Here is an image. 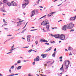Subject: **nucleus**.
<instances>
[{"label": "nucleus", "instance_id": "nucleus-1", "mask_svg": "<svg viewBox=\"0 0 76 76\" xmlns=\"http://www.w3.org/2000/svg\"><path fill=\"white\" fill-rule=\"evenodd\" d=\"M60 37H61L60 38V39L63 40V41L65 39V36L63 34H61L60 36L59 34H55L54 37H55V38H60Z\"/></svg>", "mask_w": 76, "mask_h": 76}, {"label": "nucleus", "instance_id": "nucleus-2", "mask_svg": "<svg viewBox=\"0 0 76 76\" xmlns=\"http://www.w3.org/2000/svg\"><path fill=\"white\" fill-rule=\"evenodd\" d=\"M70 64V61L68 60H66L64 61V65L65 66H66V70H67V69L68 67H69V64Z\"/></svg>", "mask_w": 76, "mask_h": 76}, {"label": "nucleus", "instance_id": "nucleus-3", "mask_svg": "<svg viewBox=\"0 0 76 76\" xmlns=\"http://www.w3.org/2000/svg\"><path fill=\"white\" fill-rule=\"evenodd\" d=\"M29 0H25L24 1L25 2H27V3H25L24 4H22V9H25L26 6L28 5L29 4Z\"/></svg>", "mask_w": 76, "mask_h": 76}, {"label": "nucleus", "instance_id": "nucleus-4", "mask_svg": "<svg viewBox=\"0 0 76 76\" xmlns=\"http://www.w3.org/2000/svg\"><path fill=\"white\" fill-rule=\"evenodd\" d=\"M62 30L64 31H66L67 29V26L66 25H64V26H63L62 28Z\"/></svg>", "mask_w": 76, "mask_h": 76}, {"label": "nucleus", "instance_id": "nucleus-5", "mask_svg": "<svg viewBox=\"0 0 76 76\" xmlns=\"http://www.w3.org/2000/svg\"><path fill=\"white\" fill-rule=\"evenodd\" d=\"M50 28V25H47L46 26V28L47 29L48 31H50V29L49 28Z\"/></svg>", "mask_w": 76, "mask_h": 76}, {"label": "nucleus", "instance_id": "nucleus-6", "mask_svg": "<svg viewBox=\"0 0 76 76\" xmlns=\"http://www.w3.org/2000/svg\"><path fill=\"white\" fill-rule=\"evenodd\" d=\"M35 14V11L33 10L31 11V18H32V16H34V15Z\"/></svg>", "mask_w": 76, "mask_h": 76}, {"label": "nucleus", "instance_id": "nucleus-7", "mask_svg": "<svg viewBox=\"0 0 76 76\" xmlns=\"http://www.w3.org/2000/svg\"><path fill=\"white\" fill-rule=\"evenodd\" d=\"M39 60V56H37L35 59H34V61H38Z\"/></svg>", "mask_w": 76, "mask_h": 76}, {"label": "nucleus", "instance_id": "nucleus-8", "mask_svg": "<svg viewBox=\"0 0 76 76\" xmlns=\"http://www.w3.org/2000/svg\"><path fill=\"white\" fill-rule=\"evenodd\" d=\"M73 26H74V24H73L70 23V29H72V28H73Z\"/></svg>", "mask_w": 76, "mask_h": 76}, {"label": "nucleus", "instance_id": "nucleus-9", "mask_svg": "<svg viewBox=\"0 0 76 76\" xmlns=\"http://www.w3.org/2000/svg\"><path fill=\"white\" fill-rule=\"evenodd\" d=\"M76 19V15L75 16L73 17H71L70 18V20H75V19Z\"/></svg>", "mask_w": 76, "mask_h": 76}, {"label": "nucleus", "instance_id": "nucleus-10", "mask_svg": "<svg viewBox=\"0 0 76 76\" xmlns=\"http://www.w3.org/2000/svg\"><path fill=\"white\" fill-rule=\"evenodd\" d=\"M24 21V20H23L22 21H20L19 22H17L18 24L17 25V26H19V25H20L22 23H21V22H22Z\"/></svg>", "mask_w": 76, "mask_h": 76}, {"label": "nucleus", "instance_id": "nucleus-11", "mask_svg": "<svg viewBox=\"0 0 76 76\" xmlns=\"http://www.w3.org/2000/svg\"><path fill=\"white\" fill-rule=\"evenodd\" d=\"M41 56L43 58H45V57H46V56H47V54H42L41 55Z\"/></svg>", "mask_w": 76, "mask_h": 76}, {"label": "nucleus", "instance_id": "nucleus-12", "mask_svg": "<svg viewBox=\"0 0 76 76\" xmlns=\"http://www.w3.org/2000/svg\"><path fill=\"white\" fill-rule=\"evenodd\" d=\"M44 40L42 39H41L40 40L39 42H48V41L45 40V39H43Z\"/></svg>", "mask_w": 76, "mask_h": 76}, {"label": "nucleus", "instance_id": "nucleus-13", "mask_svg": "<svg viewBox=\"0 0 76 76\" xmlns=\"http://www.w3.org/2000/svg\"><path fill=\"white\" fill-rule=\"evenodd\" d=\"M45 24L46 25H47V24H49L50 23H48V21L47 20H45Z\"/></svg>", "mask_w": 76, "mask_h": 76}, {"label": "nucleus", "instance_id": "nucleus-14", "mask_svg": "<svg viewBox=\"0 0 76 76\" xmlns=\"http://www.w3.org/2000/svg\"><path fill=\"white\" fill-rule=\"evenodd\" d=\"M66 26L67 29H70V23L68 24Z\"/></svg>", "mask_w": 76, "mask_h": 76}, {"label": "nucleus", "instance_id": "nucleus-15", "mask_svg": "<svg viewBox=\"0 0 76 76\" xmlns=\"http://www.w3.org/2000/svg\"><path fill=\"white\" fill-rule=\"evenodd\" d=\"M1 12H7L6 11L4 10V7H3L1 8Z\"/></svg>", "mask_w": 76, "mask_h": 76}, {"label": "nucleus", "instance_id": "nucleus-16", "mask_svg": "<svg viewBox=\"0 0 76 76\" xmlns=\"http://www.w3.org/2000/svg\"><path fill=\"white\" fill-rule=\"evenodd\" d=\"M17 4L16 2H14L12 3V6H17Z\"/></svg>", "mask_w": 76, "mask_h": 76}, {"label": "nucleus", "instance_id": "nucleus-17", "mask_svg": "<svg viewBox=\"0 0 76 76\" xmlns=\"http://www.w3.org/2000/svg\"><path fill=\"white\" fill-rule=\"evenodd\" d=\"M7 5H8L9 6H10L12 5V4L10 2H7Z\"/></svg>", "mask_w": 76, "mask_h": 76}, {"label": "nucleus", "instance_id": "nucleus-18", "mask_svg": "<svg viewBox=\"0 0 76 76\" xmlns=\"http://www.w3.org/2000/svg\"><path fill=\"white\" fill-rule=\"evenodd\" d=\"M21 68H22V66H19L17 68V70H19V69H21Z\"/></svg>", "mask_w": 76, "mask_h": 76}, {"label": "nucleus", "instance_id": "nucleus-19", "mask_svg": "<svg viewBox=\"0 0 76 76\" xmlns=\"http://www.w3.org/2000/svg\"><path fill=\"white\" fill-rule=\"evenodd\" d=\"M73 48H71L70 47H69V48H68V50L69 51H70L71 50H73Z\"/></svg>", "mask_w": 76, "mask_h": 76}, {"label": "nucleus", "instance_id": "nucleus-20", "mask_svg": "<svg viewBox=\"0 0 76 76\" xmlns=\"http://www.w3.org/2000/svg\"><path fill=\"white\" fill-rule=\"evenodd\" d=\"M56 52H54V53L52 55L53 57H55V54H56Z\"/></svg>", "mask_w": 76, "mask_h": 76}, {"label": "nucleus", "instance_id": "nucleus-21", "mask_svg": "<svg viewBox=\"0 0 76 76\" xmlns=\"http://www.w3.org/2000/svg\"><path fill=\"white\" fill-rule=\"evenodd\" d=\"M31 35L27 36L28 38H29V39H30V38H31Z\"/></svg>", "mask_w": 76, "mask_h": 76}, {"label": "nucleus", "instance_id": "nucleus-22", "mask_svg": "<svg viewBox=\"0 0 76 76\" xmlns=\"http://www.w3.org/2000/svg\"><path fill=\"white\" fill-rule=\"evenodd\" d=\"M8 1L7 0H3V2L4 3H6V2H7Z\"/></svg>", "mask_w": 76, "mask_h": 76}, {"label": "nucleus", "instance_id": "nucleus-23", "mask_svg": "<svg viewBox=\"0 0 76 76\" xmlns=\"http://www.w3.org/2000/svg\"><path fill=\"white\" fill-rule=\"evenodd\" d=\"M21 63V61H20V60H18L17 62V64H19V63Z\"/></svg>", "mask_w": 76, "mask_h": 76}, {"label": "nucleus", "instance_id": "nucleus-24", "mask_svg": "<svg viewBox=\"0 0 76 76\" xmlns=\"http://www.w3.org/2000/svg\"><path fill=\"white\" fill-rule=\"evenodd\" d=\"M63 65L62 64V67L60 69V70H62V69H63Z\"/></svg>", "mask_w": 76, "mask_h": 76}, {"label": "nucleus", "instance_id": "nucleus-25", "mask_svg": "<svg viewBox=\"0 0 76 76\" xmlns=\"http://www.w3.org/2000/svg\"><path fill=\"white\" fill-rule=\"evenodd\" d=\"M35 12L37 13V14H38V10H35Z\"/></svg>", "mask_w": 76, "mask_h": 76}, {"label": "nucleus", "instance_id": "nucleus-26", "mask_svg": "<svg viewBox=\"0 0 76 76\" xmlns=\"http://www.w3.org/2000/svg\"><path fill=\"white\" fill-rule=\"evenodd\" d=\"M52 15V14L51 13H50L49 14H48V16H49V17H50V16H51Z\"/></svg>", "mask_w": 76, "mask_h": 76}, {"label": "nucleus", "instance_id": "nucleus-27", "mask_svg": "<svg viewBox=\"0 0 76 76\" xmlns=\"http://www.w3.org/2000/svg\"><path fill=\"white\" fill-rule=\"evenodd\" d=\"M50 42H51V43L52 44H53V43H54H54H55V42H54V41H53V40H51Z\"/></svg>", "mask_w": 76, "mask_h": 76}, {"label": "nucleus", "instance_id": "nucleus-28", "mask_svg": "<svg viewBox=\"0 0 76 76\" xmlns=\"http://www.w3.org/2000/svg\"><path fill=\"white\" fill-rule=\"evenodd\" d=\"M32 51H33V50H32V49H31L29 50L28 51V53H31Z\"/></svg>", "mask_w": 76, "mask_h": 76}, {"label": "nucleus", "instance_id": "nucleus-29", "mask_svg": "<svg viewBox=\"0 0 76 76\" xmlns=\"http://www.w3.org/2000/svg\"><path fill=\"white\" fill-rule=\"evenodd\" d=\"M27 41L28 42H30V39H29V38H27Z\"/></svg>", "mask_w": 76, "mask_h": 76}, {"label": "nucleus", "instance_id": "nucleus-30", "mask_svg": "<svg viewBox=\"0 0 76 76\" xmlns=\"http://www.w3.org/2000/svg\"><path fill=\"white\" fill-rule=\"evenodd\" d=\"M46 15H45V16L42 17L41 18H40L39 19V20H40V19H42V18H44V17H45V16H46Z\"/></svg>", "mask_w": 76, "mask_h": 76}, {"label": "nucleus", "instance_id": "nucleus-31", "mask_svg": "<svg viewBox=\"0 0 76 76\" xmlns=\"http://www.w3.org/2000/svg\"><path fill=\"white\" fill-rule=\"evenodd\" d=\"M37 29H34V30H31L30 31H37Z\"/></svg>", "mask_w": 76, "mask_h": 76}, {"label": "nucleus", "instance_id": "nucleus-32", "mask_svg": "<svg viewBox=\"0 0 76 76\" xmlns=\"http://www.w3.org/2000/svg\"><path fill=\"white\" fill-rule=\"evenodd\" d=\"M11 69H14V65L12 66H11Z\"/></svg>", "mask_w": 76, "mask_h": 76}, {"label": "nucleus", "instance_id": "nucleus-33", "mask_svg": "<svg viewBox=\"0 0 76 76\" xmlns=\"http://www.w3.org/2000/svg\"><path fill=\"white\" fill-rule=\"evenodd\" d=\"M50 35L51 36V37H55V35H53V34H50Z\"/></svg>", "mask_w": 76, "mask_h": 76}, {"label": "nucleus", "instance_id": "nucleus-34", "mask_svg": "<svg viewBox=\"0 0 76 76\" xmlns=\"http://www.w3.org/2000/svg\"><path fill=\"white\" fill-rule=\"evenodd\" d=\"M45 44H46V45H50V44L47 42L45 43Z\"/></svg>", "mask_w": 76, "mask_h": 76}, {"label": "nucleus", "instance_id": "nucleus-35", "mask_svg": "<svg viewBox=\"0 0 76 76\" xmlns=\"http://www.w3.org/2000/svg\"><path fill=\"white\" fill-rule=\"evenodd\" d=\"M36 3L37 4H39V0H38V1Z\"/></svg>", "mask_w": 76, "mask_h": 76}, {"label": "nucleus", "instance_id": "nucleus-36", "mask_svg": "<svg viewBox=\"0 0 76 76\" xmlns=\"http://www.w3.org/2000/svg\"><path fill=\"white\" fill-rule=\"evenodd\" d=\"M14 74H13L12 75H7V76H14Z\"/></svg>", "mask_w": 76, "mask_h": 76}, {"label": "nucleus", "instance_id": "nucleus-37", "mask_svg": "<svg viewBox=\"0 0 76 76\" xmlns=\"http://www.w3.org/2000/svg\"><path fill=\"white\" fill-rule=\"evenodd\" d=\"M56 12H52L51 13V14H52V15H53V14H54V13H56Z\"/></svg>", "mask_w": 76, "mask_h": 76}, {"label": "nucleus", "instance_id": "nucleus-38", "mask_svg": "<svg viewBox=\"0 0 76 76\" xmlns=\"http://www.w3.org/2000/svg\"><path fill=\"white\" fill-rule=\"evenodd\" d=\"M35 43H36V45H37L38 44V42L37 41H36Z\"/></svg>", "mask_w": 76, "mask_h": 76}, {"label": "nucleus", "instance_id": "nucleus-39", "mask_svg": "<svg viewBox=\"0 0 76 76\" xmlns=\"http://www.w3.org/2000/svg\"><path fill=\"white\" fill-rule=\"evenodd\" d=\"M12 53V52H9L7 53V54H10V53Z\"/></svg>", "mask_w": 76, "mask_h": 76}, {"label": "nucleus", "instance_id": "nucleus-40", "mask_svg": "<svg viewBox=\"0 0 76 76\" xmlns=\"http://www.w3.org/2000/svg\"><path fill=\"white\" fill-rule=\"evenodd\" d=\"M49 49L48 48V49H47L46 50V51H47V52H48V51H49Z\"/></svg>", "mask_w": 76, "mask_h": 76}, {"label": "nucleus", "instance_id": "nucleus-41", "mask_svg": "<svg viewBox=\"0 0 76 76\" xmlns=\"http://www.w3.org/2000/svg\"><path fill=\"white\" fill-rule=\"evenodd\" d=\"M74 30L72 29V30H71L70 31V32H73V31H74Z\"/></svg>", "mask_w": 76, "mask_h": 76}, {"label": "nucleus", "instance_id": "nucleus-42", "mask_svg": "<svg viewBox=\"0 0 76 76\" xmlns=\"http://www.w3.org/2000/svg\"><path fill=\"white\" fill-rule=\"evenodd\" d=\"M62 58H63L62 56H61L60 57H59V58L60 59H62Z\"/></svg>", "mask_w": 76, "mask_h": 76}, {"label": "nucleus", "instance_id": "nucleus-43", "mask_svg": "<svg viewBox=\"0 0 76 76\" xmlns=\"http://www.w3.org/2000/svg\"><path fill=\"white\" fill-rule=\"evenodd\" d=\"M29 47V46H28V47H23V48H28Z\"/></svg>", "mask_w": 76, "mask_h": 76}, {"label": "nucleus", "instance_id": "nucleus-44", "mask_svg": "<svg viewBox=\"0 0 76 76\" xmlns=\"http://www.w3.org/2000/svg\"><path fill=\"white\" fill-rule=\"evenodd\" d=\"M15 38V37H11V38H10V39H13V38Z\"/></svg>", "mask_w": 76, "mask_h": 76}, {"label": "nucleus", "instance_id": "nucleus-45", "mask_svg": "<svg viewBox=\"0 0 76 76\" xmlns=\"http://www.w3.org/2000/svg\"><path fill=\"white\" fill-rule=\"evenodd\" d=\"M69 56H72V53L70 52L69 54Z\"/></svg>", "mask_w": 76, "mask_h": 76}, {"label": "nucleus", "instance_id": "nucleus-46", "mask_svg": "<svg viewBox=\"0 0 76 76\" xmlns=\"http://www.w3.org/2000/svg\"><path fill=\"white\" fill-rule=\"evenodd\" d=\"M44 22H45L44 21H43V22H42V23H41V25H42V23H44Z\"/></svg>", "mask_w": 76, "mask_h": 76}, {"label": "nucleus", "instance_id": "nucleus-47", "mask_svg": "<svg viewBox=\"0 0 76 76\" xmlns=\"http://www.w3.org/2000/svg\"><path fill=\"white\" fill-rule=\"evenodd\" d=\"M4 28V29H5V30H8V28Z\"/></svg>", "mask_w": 76, "mask_h": 76}, {"label": "nucleus", "instance_id": "nucleus-48", "mask_svg": "<svg viewBox=\"0 0 76 76\" xmlns=\"http://www.w3.org/2000/svg\"><path fill=\"white\" fill-rule=\"evenodd\" d=\"M11 69H10L9 70V71L10 72V73H11Z\"/></svg>", "mask_w": 76, "mask_h": 76}, {"label": "nucleus", "instance_id": "nucleus-49", "mask_svg": "<svg viewBox=\"0 0 76 76\" xmlns=\"http://www.w3.org/2000/svg\"><path fill=\"white\" fill-rule=\"evenodd\" d=\"M14 48V45H13V46L11 47V48Z\"/></svg>", "mask_w": 76, "mask_h": 76}, {"label": "nucleus", "instance_id": "nucleus-50", "mask_svg": "<svg viewBox=\"0 0 76 76\" xmlns=\"http://www.w3.org/2000/svg\"><path fill=\"white\" fill-rule=\"evenodd\" d=\"M14 76H15H15H16V75H18V74H14Z\"/></svg>", "mask_w": 76, "mask_h": 76}, {"label": "nucleus", "instance_id": "nucleus-51", "mask_svg": "<svg viewBox=\"0 0 76 76\" xmlns=\"http://www.w3.org/2000/svg\"><path fill=\"white\" fill-rule=\"evenodd\" d=\"M39 7H40V8H43V7L42 6H40Z\"/></svg>", "mask_w": 76, "mask_h": 76}, {"label": "nucleus", "instance_id": "nucleus-52", "mask_svg": "<svg viewBox=\"0 0 76 76\" xmlns=\"http://www.w3.org/2000/svg\"><path fill=\"white\" fill-rule=\"evenodd\" d=\"M53 48V47H50L49 48V49H51V48Z\"/></svg>", "mask_w": 76, "mask_h": 76}, {"label": "nucleus", "instance_id": "nucleus-53", "mask_svg": "<svg viewBox=\"0 0 76 76\" xmlns=\"http://www.w3.org/2000/svg\"><path fill=\"white\" fill-rule=\"evenodd\" d=\"M23 61L24 62H26V61H25V60H24Z\"/></svg>", "mask_w": 76, "mask_h": 76}, {"label": "nucleus", "instance_id": "nucleus-54", "mask_svg": "<svg viewBox=\"0 0 76 76\" xmlns=\"http://www.w3.org/2000/svg\"><path fill=\"white\" fill-rule=\"evenodd\" d=\"M35 62H34L33 63V64L34 65H35Z\"/></svg>", "mask_w": 76, "mask_h": 76}, {"label": "nucleus", "instance_id": "nucleus-55", "mask_svg": "<svg viewBox=\"0 0 76 76\" xmlns=\"http://www.w3.org/2000/svg\"><path fill=\"white\" fill-rule=\"evenodd\" d=\"M3 22H6V21H5V20H4V19L3 20Z\"/></svg>", "mask_w": 76, "mask_h": 76}, {"label": "nucleus", "instance_id": "nucleus-56", "mask_svg": "<svg viewBox=\"0 0 76 76\" xmlns=\"http://www.w3.org/2000/svg\"><path fill=\"white\" fill-rule=\"evenodd\" d=\"M56 48H55L54 50V51H56Z\"/></svg>", "mask_w": 76, "mask_h": 76}, {"label": "nucleus", "instance_id": "nucleus-57", "mask_svg": "<svg viewBox=\"0 0 76 76\" xmlns=\"http://www.w3.org/2000/svg\"><path fill=\"white\" fill-rule=\"evenodd\" d=\"M65 50L66 51H68V50H67V49H65Z\"/></svg>", "mask_w": 76, "mask_h": 76}, {"label": "nucleus", "instance_id": "nucleus-58", "mask_svg": "<svg viewBox=\"0 0 76 76\" xmlns=\"http://www.w3.org/2000/svg\"><path fill=\"white\" fill-rule=\"evenodd\" d=\"M62 21V20H60L58 21V22H61Z\"/></svg>", "mask_w": 76, "mask_h": 76}, {"label": "nucleus", "instance_id": "nucleus-59", "mask_svg": "<svg viewBox=\"0 0 76 76\" xmlns=\"http://www.w3.org/2000/svg\"><path fill=\"white\" fill-rule=\"evenodd\" d=\"M0 76H3V75H2V74H1V73H0Z\"/></svg>", "mask_w": 76, "mask_h": 76}, {"label": "nucleus", "instance_id": "nucleus-60", "mask_svg": "<svg viewBox=\"0 0 76 76\" xmlns=\"http://www.w3.org/2000/svg\"><path fill=\"white\" fill-rule=\"evenodd\" d=\"M22 39H25L23 37L21 38Z\"/></svg>", "mask_w": 76, "mask_h": 76}, {"label": "nucleus", "instance_id": "nucleus-61", "mask_svg": "<svg viewBox=\"0 0 76 76\" xmlns=\"http://www.w3.org/2000/svg\"><path fill=\"white\" fill-rule=\"evenodd\" d=\"M61 4H60L59 5H58V6H61Z\"/></svg>", "mask_w": 76, "mask_h": 76}, {"label": "nucleus", "instance_id": "nucleus-62", "mask_svg": "<svg viewBox=\"0 0 76 76\" xmlns=\"http://www.w3.org/2000/svg\"><path fill=\"white\" fill-rule=\"evenodd\" d=\"M11 39H10V38L9 39H8L7 41H10V40Z\"/></svg>", "mask_w": 76, "mask_h": 76}, {"label": "nucleus", "instance_id": "nucleus-63", "mask_svg": "<svg viewBox=\"0 0 76 76\" xmlns=\"http://www.w3.org/2000/svg\"><path fill=\"white\" fill-rule=\"evenodd\" d=\"M50 61H48V62H47V63H50Z\"/></svg>", "mask_w": 76, "mask_h": 76}, {"label": "nucleus", "instance_id": "nucleus-64", "mask_svg": "<svg viewBox=\"0 0 76 76\" xmlns=\"http://www.w3.org/2000/svg\"><path fill=\"white\" fill-rule=\"evenodd\" d=\"M60 61H63V60H62V59H61L60 60Z\"/></svg>", "mask_w": 76, "mask_h": 76}]
</instances>
